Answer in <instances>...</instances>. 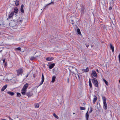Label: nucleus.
<instances>
[{
    "label": "nucleus",
    "mask_w": 120,
    "mask_h": 120,
    "mask_svg": "<svg viewBox=\"0 0 120 120\" xmlns=\"http://www.w3.org/2000/svg\"><path fill=\"white\" fill-rule=\"evenodd\" d=\"M28 85V83H26L24 86L23 87L21 90V93L22 95H25L26 93V89L27 88Z\"/></svg>",
    "instance_id": "obj_1"
},
{
    "label": "nucleus",
    "mask_w": 120,
    "mask_h": 120,
    "mask_svg": "<svg viewBox=\"0 0 120 120\" xmlns=\"http://www.w3.org/2000/svg\"><path fill=\"white\" fill-rule=\"evenodd\" d=\"M79 11L81 13V15H83L86 12V10L85 9V7L83 5L80 6Z\"/></svg>",
    "instance_id": "obj_2"
},
{
    "label": "nucleus",
    "mask_w": 120,
    "mask_h": 120,
    "mask_svg": "<svg viewBox=\"0 0 120 120\" xmlns=\"http://www.w3.org/2000/svg\"><path fill=\"white\" fill-rule=\"evenodd\" d=\"M92 78L93 79H91V80L93 83L95 87H98V81L96 78H94L92 76Z\"/></svg>",
    "instance_id": "obj_3"
},
{
    "label": "nucleus",
    "mask_w": 120,
    "mask_h": 120,
    "mask_svg": "<svg viewBox=\"0 0 120 120\" xmlns=\"http://www.w3.org/2000/svg\"><path fill=\"white\" fill-rule=\"evenodd\" d=\"M17 75V76H19L20 75L21 76L22 75V74L23 72V70L22 68H20L18 70H16Z\"/></svg>",
    "instance_id": "obj_4"
},
{
    "label": "nucleus",
    "mask_w": 120,
    "mask_h": 120,
    "mask_svg": "<svg viewBox=\"0 0 120 120\" xmlns=\"http://www.w3.org/2000/svg\"><path fill=\"white\" fill-rule=\"evenodd\" d=\"M71 22L72 24L73 25L74 24L75 22H77V21L76 18L75 17H74L71 19Z\"/></svg>",
    "instance_id": "obj_5"
},
{
    "label": "nucleus",
    "mask_w": 120,
    "mask_h": 120,
    "mask_svg": "<svg viewBox=\"0 0 120 120\" xmlns=\"http://www.w3.org/2000/svg\"><path fill=\"white\" fill-rule=\"evenodd\" d=\"M45 79V78L44 77V76L43 75V73L42 74V77H41V82H40V85L39 86H40L41 85H42L43 82H44Z\"/></svg>",
    "instance_id": "obj_6"
},
{
    "label": "nucleus",
    "mask_w": 120,
    "mask_h": 120,
    "mask_svg": "<svg viewBox=\"0 0 120 120\" xmlns=\"http://www.w3.org/2000/svg\"><path fill=\"white\" fill-rule=\"evenodd\" d=\"M28 97H31L33 95V93L31 91H30L26 93V94Z\"/></svg>",
    "instance_id": "obj_7"
},
{
    "label": "nucleus",
    "mask_w": 120,
    "mask_h": 120,
    "mask_svg": "<svg viewBox=\"0 0 120 120\" xmlns=\"http://www.w3.org/2000/svg\"><path fill=\"white\" fill-rule=\"evenodd\" d=\"M103 108L105 110L107 109V105L106 102H103Z\"/></svg>",
    "instance_id": "obj_8"
},
{
    "label": "nucleus",
    "mask_w": 120,
    "mask_h": 120,
    "mask_svg": "<svg viewBox=\"0 0 120 120\" xmlns=\"http://www.w3.org/2000/svg\"><path fill=\"white\" fill-rule=\"evenodd\" d=\"M91 75L92 74L95 77L97 78V73L96 71H92V74H91Z\"/></svg>",
    "instance_id": "obj_9"
},
{
    "label": "nucleus",
    "mask_w": 120,
    "mask_h": 120,
    "mask_svg": "<svg viewBox=\"0 0 120 120\" xmlns=\"http://www.w3.org/2000/svg\"><path fill=\"white\" fill-rule=\"evenodd\" d=\"M23 18L22 17H20L19 18V19L17 21V22L19 23H21L23 21Z\"/></svg>",
    "instance_id": "obj_10"
},
{
    "label": "nucleus",
    "mask_w": 120,
    "mask_h": 120,
    "mask_svg": "<svg viewBox=\"0 0 120 120\" xmlns=\"http://www.w3.org/2000/svg\"><path fill=\"white\" fill-rule=\"evenodd\" d=\"M89 114L88 113V111H87L85 115V117L86 119V120H88Z\"/></svg>",
    "instance_id": "obj_11"
},
{
    "label": "nucleus",
    "mask_w": 120,
    "mask_h": 120,
    "mask_svg": "<svg viewBox=\"0 0 120 120\" xmlns=\"http://www.w3.org/2000/svg\"><path fill=\"white\" fill-rule=\"evenodd\" d=\"M75 26L76 27V28H77V32L78 34H79L80 35L81 34V33L80 31V30L79 28H78V26L77 25H76Z\"/></svg>",
    "instance_id": "obj_12"
},
{
    "label": "nucleus",
    "mask_w": 120,
    "mask_h": 120,
    "mask_svg": "<svg viewBox=\"0 0 120 120\" xmlns=\"http://www.w3.org/2000/svg\"><path fill=\"white\" fill-rule=\"evenodd\" d=\"M24 5L23 4H22L21 5V8H20V11L22 13H24V11L23 10V7H24Z\"/></svg>",
    "instance_id": "obj_13"
},
{
    "label": "nucleus",
    "mask_w": 120,
    "mask_h": 120,
    "mask_svg": "<svg viewBox=\"0 0 120 120\" xmlns=\"http://www.w3.org/2000/svg\"><path fill=\"white\" fill-rule=\"evenodd\" d=\"M15 22L14 21H12V22L9 23V25L13 27L14 28V27L15 26L14 25H15L14 24Z\"/></svg>",
    "instance_id": "obj_14"
},
{
    "label": "nucleus",
    "mask_w": 120,
    "mask_h": 120,
    "mask_svg": "<svg viewBox=\"0 0 120 120\" xmlns=\"http://www.w3.org/2000/svg\"><path fill=\"white\" fill-rule=\"evenodd\" d=\"M54 58L53 57H47L46 59V60L47 61H51L53 60Z\"/></svg>",
    "instance_id": "obj_15"
},
{
    "label": "nucleus",
    "mask_w": 120,
    "mask_h": 120,
    "mask_svg": "<svg viewBox=\"0 0 120 120\" xmlns=\"http://www.w3.org/2000/svg\"><path fill=\"white\" fill-rule=\"evenodd\" d=\"M110 49L112 50V52H113L114 51V46L111 43L110 44Z\"/></svg>",
    "instance_id": "obj_16"
},
{
    "label": "nucleus",
    "mask_w": 120,
    "mask_h": 120,
    "mask_svg": "<svg viewBox=\"0 0 120 120\" xmlns=\"http://www.w3.org/2000/svg\"><path fill=\"white\" fill-rule=\"evenodd\" d=\"M94 98L93 100V102L94 104H95V102L97 99V97L95 95L94 96Z\"/></svg>",
    "instance_id": "obj_17"
},
{
    "label": "nucleus",
    "mask_w": 120,
    "mask_h": 120,
    "mask_svg": "<svg viewBox=\"0 0 120 120\" xmlns=\"http://www.w3.org/2000/svg\"><path fill=\"white\" fill-rule=\"evenodd\" d=\"M7 86V85H5V86H4L1 89V91H3L6 89Z\"/></svg>",
    "instance_id": "obj_18"
},
{
    "label": "nucleus",
    "mask_w": 120,
    "mask_h": 120,
    "mask_svg": "<svg viewBox=\"0 0 120 120\" xmlns=\"http://www.w3.org/2000/svg\"><path fill=\"white\" fill-rule=\"evenodd\" d=\"M11 95V96L14 95L15 94V93L11 91H8L7 93Z\"/></svg>",
    "instance_id": "obj_19"
},
{
    "label": "nucleus",
    "mask_w": 120,
    "mask_h": 120,
    "mask_svg": "<svg viewBox=\"0 0 120 120\" xmlns=\"http://www.w3.org/2000/svg\"><path fill=\"white\" fill-rule=\"evenodd\" d=\"M18 11V9L16 7H15L14 9V13L15 12L16 13H17Z\"/></svg>",
    "instance_id": "obj_20"
},
{
    "label": "nucleus",
    "mask_w": 120,
    "mask_h": 120,
    "mask_svg": "<svg viewBox=\"0 0 120 120\" xmlns=\"http://www.w3.org/2000/svg\"><path fill=\"white\" fill-rule=\"evenodd\" d=\"M14 14V12L12 11L9 15V18H11L13 15Z\"/></svg>",
    "instance_id": "obj_21"
},
{
    "label": "nucleus",
    "mask_w": 120,
    "mask_h": 120,
    "mask_svg": "<svg viewBox=\"0 0 120 120\" xmlns=\"http://www.w3.org/2000/svg\"><path fill=\"white\" fill-rule=\"evenodd\" d=\"M55 66V64L53 63L49 65V68L51 69L52 68Z\"/></svg>",
    "instance_id": "obj_22"
},
{
    "label": "nucleus",
    "mask_w": 120,
    "mask_h": 120,
    "mask_svg": "<svg viewBox=\"0 0 120 120\" xmlns=\"http://www.w3.org/2000/svg\"><path fill=\"white\" fill-rule=\"evenodd\" d=\"M14 1L15 2V4L16 6L19 5V2L18 0H16Z\"/></svg>",
    "instance_id": "obj_23"
},
{
    "label": "nucleus",
    "mask_w": 120,
    "mask_h": 120,
    "mask_svg": "<svg viewBox=\"0 0 120 120\" xmlns=\"http://www.w3.org/2000/svg\"><path fill=\"white\" fill-rule=\"evenodd\" d=\"M56 78V77L55 76H53L52 77V82H54Z\"/></svg>",
    "instance_id": "obj_24"
},
{
    "label": "nucleus",
    "mask_w": 120,
    "mask_h": 120,
    "mask_svg": "<svg viewBox=\"0 0 120 120\" xmlns=\"http://www.w3.org/2000/svg\"><path fill=\"white\" fill-rule=\"evenodd\" d=\"M103 80L107 85H108V82L105 79H103Z\"/></svg>",
    "instance_id": "obj_25"
},
{
    "label": "nucleus",
    "mask_w": 120,
    "mask_h": 120,
    "mask_svg": "<svg viewBox=\"0 0 120 120\" xmlns=\"http://www.w3.org/2000/svg\"><path fill=\"white\" fill-rule=\"evenodd\" d=\"M102 100L103 101V102H106V98L105 97L102 96Z\"/></svg>",
    "instance_id": "obj_26"
},
{
    "label": "nucleus",
    "mask_w": 120,
    "mask_h": 120,
    "mask_svg": "<svg viewBox=\"0 0 120 120\" xmlns=\"http://www.w3.org/2000/svg\"><path fill=\"white\" fill-rule=\"evenodd\" d=\"M102 26L103 29L104 30L106 28V26L104 24H102Z\"/></svg>",
    "instance_id": "obj_27"
},
{
    "label": "nucleus",
    "mask_w": 120,
    "mask_h": 120,
    "mask_svg": "<svg viewBox=\"0 0 120 120\" xmlns=\"http://www.w3.org/2000/svg\"><path fill=\"white\" fill-rule=\"evenodd\" d=\"M53 116L56 118L57 119H58L59 117L57 115H56L55 113L53 114Z\"/></svg>",
    "instance_id": "obj_28"
},
{
    "label": "nucleus",
    "mask_w": 120,
    "mask_h": 120,
    "mask_svg": "<svg viewBox=\"0 0 120 120\" xmlns=\"http://www.w3.org/2000/svg\"><path fill=\"white\" fill-rule=\"evenodd\" d=\"M80 109L81 110H84L86 109L85 107L81 106L80 107Z\"/></svg>",
    "instance_id": "obj_29"
},
{
    "label": "nucleus",
    "mask_w": 120,
    "mask_h": 120,
    "mask_svg": "<svg viewBox=\"0 0 120 120\" xmlns=\"http://www.w3.org/2000/svg\"><path fill=\"white\" fill-rule=\"evenodd\" d=\"M84 71L85 72H88L89 71V68L88 67H87L86 68V69H84Z\"/></svg>",
    "instance_id": "obj_30"
},
{
    "label": "nucleus",
    "mask_w": 120,
    "mask_h": 120,
    "mask_svg": "<svg viewBox=\"0 0 120 120\" xmlns=\"http://www.w3.org/2000/svg\"><path fill=\"white\" fill-rule=\"evenodd\" d=\"M21 49V48L20 47H19L17 48H16L15 49V50L16 51H20Z\"/></svg>",
    "instance_id": "obj_31"
},
{
    "label": "nucleus",
    "mask_w": 120,
    "mask_h": 120,
    "mask_svg": "<svg viewBox=\"0 0 120 120\" xmlns=\"http://www.w3.org/2000/svg\"><path fill=\"white\" fill-rule=\"evenodd\" d=\"M34 105L36 108H38L39 107V105L38 103H35L34 104Z\"/></svg>",
    "instance_id": "obj_32"
},
{
    "label": "nucleus",
    "mask_w": 120,
    "mask_h": 120,
    "mask_svg": "<svg viewBox=\"0 0 120 120\" xmlns=\"http://www.w3.org/2000/svg\"><path fill=\"white\" fill-rule=\"evenodd\" d=\"M17 97H20L21 96V94L20 93L18 92L17 93Z\"/></svg>",
    "instance_id": "obj_33"
},
{
    "label": "nucleus",
    "mask_w": 120,
    "mask_h": 120,
    "mask_svg": "<svg viewBox=\"0 0 120 120\" xmlns=\"http://www.w3.org/2000/svg\"><path fill=\"white\" fill-rule=\"evenodd\" d=\"M70 72V73H72L74 75H75V76L76 77V74L73 71H72L71 70H69Z\"/></svg>",
    "instance_id": "obj_34"
},
{
    "label": "nucleus",
    "mask_w": 120,
    "mask_h": 120,
    "mask_svg": "<svg viewBox=\"0 0 120 120\" xmlns=\"http://www.w3.org/2000/svg\"><path fill=\"white\" fill-rule=\"evenodd\" d=\"M35 58V57L34 56H32L30 59V60H32Z\"/></svg>",
    "instance_id": "obj_35"
},
{
    "label": "nucleus",
    "mask_w": 120,
    "mask_h": 120,
    "mask_svg": "<svg viewBox=\"0 0 120 120\" xmlns=\"http://www.w3.org/2000/svg\"><path fill=\"white\" fill-rule=\"evenodd\" d=\"M92 108L91 107V106L90 107V110L89 111V113H91L92 112Z\"/></svg>",
    "instance_id": "obj_36"
},
{
    "label": "nucleus",
    "mask_w": 120,
    "mask_h": 120,
    "mask_svg": "<svg viewBox=\"0 0 120 120\" xmlns=\"http://www.w3.org/2000/svg\"><path fill=\"white\" fill-rule=\"evenodd\" d=\"M54 4V2H51L49 3L45 7H46L47 6L49 5H50L51 4Z\"/></svg>",
    "instance_id": "obj_37"
},
{
    "label": "nucleus",
    "mask_w": 120,
    "mask_h": 120,
    "mask_svg": "<svg viewBox=\"0 0 120 120\" xmlns=\"http://www.w3.org/2000/svg\"><path fill=\"white\" fill-rule=\"evenodd\" d=\"M30 74V72H27V74L26 75V76H25L26 78H27L28 77V75H29Z\"/></svg>",
    "instance_id": "obj_38"
},
{
    "label": "nucleus",
    "mask_w": 120,
    "mask_h": 120,
    "mask_svg": "<svg viewBox=\"0 0 120 120\" xmlns=\"http://www.w3.org/2000/svg\"><path fill=\"white\" fill-rule=\"evenodd\" d=\"M0 48V53H2V49H3V48Z\"/></svg>",
    "instance_id": "obj_39"
},
{
    "label": "nucleus",
    "mask_w": 120,
    "mask_h": 120,
    "mask_svg": "<svg viewBox=\"0 0 120 120\" xmlns=\"http://www.w3.org/2000/svg\"><path fill=\"white\" fill-rule=\"evenodd\" d=\"M7 65V62H5L4 64V66L5 67H6Z\"/></svg>",
    "instance_id": "obj_40"
},
{
    "label": "nucleus",
    "mask_w": 120,
    "mask_h": 120,
    "mask_svg": "<svg viewBox=\"0 0 120 120\" xmlns=\"http://www.w3.org/2000/svg\"><path fill=\"white\" fill-rule=\"evenodd\" d=\"M118 58H119V63H120V53H119V55H118Z\"/></svg>",
    "instance_id": "obj_41"
},
{
    "label": "nucleus",
    "mask_w": 120,
    "mask_h": 120,
    "mask_svg": "<svg viewBox=\"0 0 120 120\" xmlns=\"http://www.w3.org/2000/svg\"><path fill=\"white\" fill-rule=\"evenodd\" d=\"M89 85L90 88H92V84L91 83L89 84Z\"/></svg>",
    "instance_id": "obj_42"
},
{
    "label": "nucleus",
    "mask_w": 120,
    "mask_h": 120,
    "mask_svg": "<svg viewBox=\"0 0 120 120\" xmlns=\"http://www.w3.org/2000/svg\"><path fill=\"white\" fill-rule=\"evenodd\" d=\"M0 38L1 37H2V33L1 32H0Z\"/></svg>",
    "instance_id": "obj_43"
},
{
    "label": "nucleus",
    "mask_w": 120,
    "mask_h": 120,
    "mask_svg": "<svg viewBox=\"0 0 120 120\" xmlns=\"http://www.w3.org/2000/svg\"><path fill=\"white\" fill-rule=\"evenodd\" d=\"M89 84L91 83V79L90 78L89 79Z\"/></svg>",
    "instance_id": "obj_44"
},
{
    "label": "nucleus",
    "mask_w": 120,
    "mask_h": 120,
    "mask_svg": "<svg viewBox=\"0 0 120 120\" xmlns=\"http://www.w3.org/2000/svg\"><path fill=\"white\" fill-rule=\"evenodd\" d=\"M5 59H4L2 60L3 61V63H4L5 62Z\"/></svg>",
    "instance_id": "obj_45"
},
{
    "label": "nucleus",
    "mask_w": 120,
    "mask_h": 120,
    "mask_svg": "<svg viewBox=\"0 0 120 120\" xmlns=\"http://www.w3.org/2000/svg\"><path fill=\"white\" fill-rule=\"evenodd\" d=\"M112 7H110L109 8V10H111L112 9Z\"/></svg>",
    "instance_id": "obj_46"
},
{
    "label": "nucleus",
    "mask_w": 120,
    "mask_h": 120,
    "mask_svg": "<svg viewBox=\"0 0 120 120\" xmlns=\"http://www.w3.org/2000/svg\"><path fill=\"white\" fill-rule=\"evenodd\" d=\"M75 68V70L77 71V72H78V71H77V69H76V68Z\"/></svg>",
    "instance_id": "obj_47"
},
{
    "label": "nucleus",
    "mask_w": 120,
    "mask_h": 120,
    "mask_svg": "<svg viewBox=\"0 0 120 120\" xmlns=\"http://www.w3.org/2000/svg\"><path fill=\"white\" fill-rule=\"evenodd\" d=\"M97 72H98V73H99V71L98 70V69H97Z\"/></svg>",
    "instance_id": "obj_48"
},
{
    "label": "nucleus",
    "mask_w": 120,
    "mask_h": 120,
    "mask_svg": "<svg viewBox=\"0 0 120 120\" xmlns=\"http://www.w3.org/2000/svg\"><path fill=\"white\" fill-rule=\"evenodd\" d=\"M69 78H68V81L67 82L68 83L69 82Z\"/></svg>",
    "instance_id": "obj_49"
},
{
    "label": "nucleus",
    "mask_w": 120,
    "mask_h": 120,
    "mask_svg": "<svg viewBox=\"0 0 120 120\" xmlns=\"http://www.w3.org/2000/svg\"><path fill=\"white\" fill-rule=\"evenodd\" d=\"M78 75V78H79V79H80V77H79V75Z\"/></svg>",
    "instance_id": "obj_50"
},
{
    "label": "nucleus",
    "mask_w": 120,
    "mask_h": 120,
    "mask_svg": "<svg viewBox=\"0 0 120 120\" xmlns=\"http://www.w3.org/2000/svg\"><path fill=\"white\" fill-rule=\"evenodd\" d=\"M86 45V47H88V46H89V45Z\"/></svg>",
    "instance_id": "obj_51"
},
{
    "label": "nucleus",
    "mask_w": 120,
    "mask_h": 120,
    "mask_svg": "<svg viewBox=\"0 0 120 120\" xmlns=\"http://www.w3.org/2000/svg\"><path fill=\"white\" fill-rule=\"evenodd\" d=\"M85 104L84 103H83V105H82V106H84L85 105Z\"/></svg>",
    "instance_id": "obj_52"
},
{
    "label": "nucleus",
    "mask_w": 120,
    "mask_h": 120,
    "mask_svg": "<svg viewBox=\"0 0 120 120\" xmlns=\"http://www.w3.org/2000/svg\"><path fill=\"white\" fill-rule=\"evenodd\" d=\"M9 118L10 120H12V119H11L10 117H9Z\"/></svg>",
    "instance_id": "obj_53"
},
{
    "label": "nucleus",
    "mask_w": 120,
    "mask_h": 120,
    "mask_svg": "<svg viewBox=\"0 0 120 120\" xmlns=\"http://www.w3.org/2000/svg\"><path fill=\"white\" fill-rule=\"evenodd\" d=\"M53 40L51 39V42L53 41Z\"/></svg>",
    "instance_id": "obj_54"
},
{
    "label": "nucleus",
    "mask_w": 120,
    "mask_h": 120,
    "mask_svg": "<svg viewBox=\"0 0 120 120\" xmlns=\"http://www.w3.org/2000/svg\"><path fill=\"white\" fill-rule=\"evenodd\" d=\"M93 45H91V47H93Z\"/></svg>",
    "instance_id": "obj_55"
},
{
    "label": "nucleus",
    "mask_w": 120,
    "mask_h": 120,
    "mask_svg": "<svg viewBox=\"0 0 120 120\" xmlns=\"http://www.w3.org/2000/svg\"><path fill=\"white\" fill-rule=\"evenodd\" d=\"M119 82H120V80H119Z\"/></svg>",
    "instance_id": "obj_56"
},
{
    "label": "nucleus",
    "mask_w": 120,
    "mask_h": 120,
    "mask_svg": "<svg viewBox=\"0 0 120 120\" xmlns=\"http://www.w3.org/2000/svg\"><path fill=\"white\" fill-rule=\"evenodd\" d=\"M89 108L88 109V110H89Z\"/></svg>",
    "instance_id": "obj_57"
},
{
    "label": "nucleus",
    "mask_w": 120,
    "mask_h": 120,
    "mask_svg": "<svg viewBox=\"0 0 120 120\" xmlns=\"http://www.w3.org/2000/svg\"><path fill=\"white\" fill-rule=\"evenodd\" d=\"M74 68V67H72V68Z\"/></svg>",
    "instance_id": "obj_58"
},
{
    "label": "nucleus",
    "mask_w": 120,
    "mask_h": 120,
    "mask_svg": "<svg viewBox=\"0 0 120 120\" xmlns=\"http://www.w3.org/2000/svg\"><path fill=\"white\" fill-rule=\"evenodd\" d=\"M73 114H75V113H73Z\"/></svg>",
    "instance_id": "obj_59"
},
{
    "label": "nucleus",
    "mask_w": 120,
    "mask_h": 120,
    "mask_svg": "<svg viewBox=\"0 0 120 120\" xmlns=\"http://www.w3.org/2000/svg\"><path fill=\"white\" fill-rule=\"evenodd\" d=\"M15 26L16 27H17V26H16V25Z\"/></svg>",
    "instance_id": "obj_60"
},
{
    "label": "nucleus",
    "mask_w": 120,
    "mask_h": 120,
    "mask_svg": "<svg viewBox=\"0 0 120 120\" xmlns=\"http://www.w3.org/2000/svg\"><path fill=\"white\" fill-rule=\"evenodd\" d=\"M2 48V47H0V48Z\"/></svg>",
    "instance_id": "obj_61"
}]
</instances>
